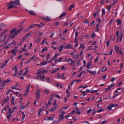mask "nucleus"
Segmentation results:
<instances>
[{"label":"nucleus","mask_w":124,"mask_h":124,"mask_svg":"<svg viewBox=\"0 0 124 124\" xmlns=\"http://www.w3.org/2000/svg\"><path fill=\"white\" fill-rule=\"evenodd\" d=\"M98 91V90H93L91 91L90 93H96Z\"/></svg>","instance_id":"nucleus-44"},{"label":"nucleus","mask_w":124,"mask_h":124,"mask_svg":"<svg viewBox=\"0 0 124 124\" xmlns=\"http://www.w3.org/2000/svg\"><path fill=\"white\" fill-rule=\"evenodd\" d=\"M13 4L14 5H21L18 0H16L14 1H12L10 2L7 5H10L8 6V7L7 9H10L14 7H15V6L13 5L12 4Z\"/></svg>","instance_id":"nucleus-1"},{"label":"nucleus","mask_w":124,"mask_h":124,"mask_svg":"<svg viewBox=\"0 0 124 124\" xmlns=\"http://www.w3.org/2000/svg\"><path fill=\"white\" fill-rule=\"evenodd\" d=\"M113 21V20L112 19H111L110 21L109 22V24L110 25V26L112 24Z\"/></svg>","instance_id":"nucleus-59"},{"label":"nucleus","mask_w":124,"mask_h":124,"mask_svg":"<svg viewBox=\"0 0 124 124\" xmlns=\"http://www.w3.org/2000/svg\"><path fill=\"white\" fill-rule=\"evenodd\" d=\"M105 9L103 8L102 9V15H105Z\"/></svg>","instance_id":"nucleus-33"},{"label":"nucleus","mask_w":124,"mask_h":124,"mask_svg":"<svg viewBox=\"0 0 124 124\" xmlns=\"http://www.w3.org/2000/svg\"><path fill=\"white\" fill-rule=\"evenodd\" d=\"M57 100H55L53 103V105H54V108L55 109H56V108L57 107V105H56Z\"/></svg>","instance_id":"nucleus-15"},{"label":"nucleus","mask_w":124,"mask_h":124,"mask_svg":"<svg viewBox=\"0 0 124 124\" xmlns=\"http://www.w3.org/2000/svg\"><path fill=\"white\" fill-rule=\"evenodd\" d=\"M22 115H23L22 118V120H23L24 119L25 117V114L23 112L22 113Z\"/></svg>","instance_id":"nucleus-35"},{"label":"nucleus","mask_w":124,"mask_h":124,"mask_svg":"<svg viewBox=\"0 0 124 124\" xmlns=\"http://www.w3.org/2000/svg\"><path fill=\"white\" fill-rule=\"evenodd\" d=\"M8 61L9 60H8L7 61H5L4 63L3 64L5 66H6L7 65V63L8 62Z\"/></svg>","instance_id":"nucleus-57"},{"label":"nucleus","mask_w":124,"mask_h":124,"mask_svg":"<svg viewBox=\"0 0 124 124\" xmlns=\"http://www.w3.org/2000/svg\"><path fill=\"white\" fill-rule=\"evenodd\" d=\"M7 31V30H5L3 32L0 34V36H2Z\"/></svg>","instance_id":"nucleus-39"},{"label":"nucleus","mask_w":124,"mask_h":124,"mask_svg":"<svg viewBox=\"0 0 124 124\" xmlns=\"http://www.w3.org/2000/svg\"><path fill=\"white\" fill-rule=\"evenodd\" d=\"M114 48L117 53H119V48L116 45L114 46Z\"/></svg>","instance_id":"nucleus-7"},{"label":"nucleus","mask_w":124,"mask_h":124,"mask_svg":"<svg viewBox=\"0 0 124 124\" xmlns=\"http://www.w3.org/2000/svg\"><path fill=\"white\" fill-rule=\"evenodd\" d=\"M112 108V107L110 104L109 106L107 107V109L108 110H110L111 109V108Z\"/></svg>","instance_id":"nucleus-31"},{"label":"nucleus","mask_w":124,"mask_h":124,"mask_svg":"<svg viewBox=\"0 0 124 124\" xmlns=\"http://www.w3.org/2000/svg\"><path fill=\"white\" fill-rule=\"evenodd\" d=\"M32 43H31L29 46L28 47V49H31V47H32Z\"/></svg>","instance_id":"nucleus-46"},{"label":"nucleus","mask_w":124,"mask_h":124,"mask_svg":"<svg viewBox=\"0 0 124 124\" xmlns=\"http://www.w3.org/2000/svg\"><path fill=\"white\" fill-rule=\"evenodd\" d=\"M65 74V73H63L62 74V75L61 76V77L64 79H66V77H64V76Z\"/></svg>","instance_id":"nucleus-52"},{"label":"nucleus","mask_w":124,"mask_h":124,"mask_svg":"<svg viewBox=\"0 0 124 124\" xmlns=\"http://www.w3.org/2000/svg\"><path fill=\"white\" fill-rule=\"evenodd\" d=\"M95 35V34L94 32L91 35V37L92 38H93L94 37Z\"/></svg>","instance_id":"nucleus-53"},{"label":"nucleus","mask_w":124,"mask_h":124,"mask_svg":"<svg viewBox=\"0 0 124 124\" xmlns=\"http://www.w3.org/2000/svg\"><path fill=\"white\" fill-rule=\"evenodd\" d=\"M55 109L54 108H51L49 109V111L51 112H53L54 110L55 109Z\"/></svg>","instance_id":"nucleus-49"},{"label":"nucleus","mask_w":124,"mask_h":124,"mask_svg":"<svg viewBox=\"0 0 124 124\" xmlns=\"http://www.w3.org/2000/svg\"><path fill=\"white\" fill-rule=\"evenodd\" d=\"M110 38L111 40L114 41L115 39V37L114 35H112L110 37Z\"/></svg>","instance_id":"nucleus-37"},{"label":"nucleus","mask_w":124,"mask_h":124,"mask_svg":"<svg viewBox=\"0 0 124 124\" xmlns=\"http://www.w3.org/2000/svg\"><path fill=\"white\" fill-rule=\"evenodd\" d=\"M59 54L58 53L55 54L54 55V56L53 57V60H54L57 57L59 56Z\"/></svg>","instance_id":"nucleus-25"},{"label":"nucleus","mask_w":124,"mask_h":124,"mask_svg":"<svg viewBox=\"0 0 124 124\" xmlns=\"http://www.w3.org/2000/svg\"><path fill=\"white\" fill-rule=\"evenodd\" d=\"M24 29V28H21L17 30L16 32V33L17 34V33H18L20 32L22 30H23Z\"/></svg>","instance_id":"nucleus-21"},{"label":"nucleus","mask_w":124,"mask_h":124,"mask_svg":"<svg viewBox=\"0 0 124 124\" xmlns=\"http://www.w3.org/2000/svg\"><path fill=\"white\" fill-rule=\"evenodd\" d=\"M9 114H11L13 112V110H11L10 108H9L8 111Z\"/></svg>","instance_id":"nucleus-34"},{"label":"nucleus","mask_w":124,"mask_h":124,"mask_svg":"<svg viewBox=\"0 0 124 124\" xmlns=\"http://www.w3.org/2000/svg\"><path fill=\"white\" fill-rule=\"evenodd\" d=\"M45 71L46 72V71L45 70H44L43 71H42L40 70H38L37 73L38 74H40V75H42V74Z\"/></svg>","instance_id":"nucleus-8"},{"label":"nucleus","mask_w":124,"mask_h":124,"mask_svg":"<svg viewBox=\"0 0 124 124\" xmlns=\"http://www.w3.org/2000/svg\"><path fill=\"white\" fill-rule=\"evenodd\" d=\"M40 96V94H36V98L37 100H38L39 99Z\"/></svg>","instance_id":"nucleus-19"},{"label":"nucleus","mask_w":124,"mask_h":124,"mask_svg":"<svg viewBox=\"0 0 124 124\" xmlns=\"http://www.w3.org/2000/svg\"><path fill=\"white\" fill-rule=\"evenodd\" d=\"M116 22L117 25H120L121 24V21L120 19H117L116 20Z\"/></svg>","instance_id":"nucleus-10"},{"label":"nucleus","mask_w":124,"mask_h":124,"mask_svg":"<svg viewBox=\"0 0 124 124\" xmlns=\"http://www.w3.org/2000/svg\"><path fill=\"white\" fill-rule=\"evenodd\" d=\"M23 71L22 70H21L18 73V75L19 76H20L22 73Z\"/></svg>","instance_id":"nucleus-63"},{"label":"nucleus","mask_w":124,"mask_h":124,"mask_svg":"<svg viewBox=\"0 0 124 124\" xmlns=\"http://www.w3.org/2000/svg\"><path fill=\"white\" fill-rule=\"evenodd\" d=\"M66 13L65 12H63L62 14L59 17V18H61L63 16H64L66 15Z\"/></svg>","instance_id":"nucleus-11"},{"label":"nucleus","mask_w":124,"mask_h":124,"mask_svg":"<svg viewBox=\"0 0 124 124\" xmlns=\"http://www.w3.org/2000/svg\"><path fill=\"white\" fill-rule=\"evenodd\" d=\"M61 113H62L60 115H59V121L63 120L64 118V115L65 114V112H61Z\"/></svg>","instance_id":"nucleus-3"},{"label":"nucleus","mask_w":124,"mask_h":124,"mask_svg":"<svg viewBox=\"0 0 124 124\" xmlns=\"http://www.w3.org/2000/svg\"><path fill=\"white\" fill-rule=\"evenodd\" d=\"M29 92V91H26L25 93L23 95L25 96H26L28 94V93Z\"/></svg>","instance_id":"nucleus-58"},{"label":"nucleus","mask_w":124,"mask_h":124,"mask_svg":"<svg viewBox=\"0 0 124 124\" xmlns=\"http://www.w3.org/2000/svg\"><path fill=\"white\" fill-rule=\"evenodd\" d=\"M123 36V34L121 33L120 34V36L119 37L120 38V41H121L122 40V38Z\"/></svg>","instance_id":"nucleus-38"},{"label":"nucleus","mask_w":124,"mask_h":124,"mask_svg":"<svg viewBox=\"0 0 124 124\" xmlns=\"http://www.w3.org/2000/svg\"><path fill=\"white\" fill-rule=\"evenodd\" d=\"M20 106L22 109H24L25 107V106H23V103L22 102L20 103Z\"/></svg>","instance_id":"nucleus-12"},{"label":"nucleus","mask_w":124,"mask_h":124,"mask_svg":"<svg viewBox=\"0 0 124 124\" xmlns=\"http://www.w3.org/2000/svg\"><path fill=\"white\" fill-rule=\"evenodd\" d=\"M42 19H44V21L46 22L49 21L50 20V18L48 16H47L46 17H42Z\"/></svg>","instance_id":"nucleus-5"},{"label":"nucleus","mask_w":124,"mask_h":124,"mask_svg":"<svg viewBox=\"0 0 124 124\" xmlns=\"http://www.w3.org/2000/svg\"><path fill=\"white\" fill-rule=\"evenodd\" d=\"M12 53L13 54V53H14V54H13L14 56H15L16 55V54L15 52L14 51V49L12 50Z\"/></svg>","instance_id":"nucleus-54"},{"label":"nucleus","mask_w":124,"mask_h":124,"mask_svg":"<svg viewBox=\"0 0 124 124\" xmlns=\"http://www.w3.org/2000/svg\"><path fill=\"white\" fill-rule=\"evenodd\" d=\"M30 86H31V85H28L27 87H26L27 91H29V89H30Z\"/></svg>","instance_id":"nucleus-45"},{"label":"nucleus","mask_w":124,"mask_h":124,"mask_svg":"<svg viewBox=\"0 0 124 124\" xmlns=\"http://www.w3.org/2000/svg\"><path fill=\"white\" fill-rule=\"evenodd\" d=\"M46 119H47V120H51L52 121L53 120V117H48L47 118H46Z\"/></svg>","instance_id":"nucleus-36"},{"label":"nucleus","mask_w":124,"mask_h":124,"mask_svg":"<svg viewBox=\"0 0 124 124\" xmlns=\"http://www.w3.org/2000/svg\"><path fill=\"white\" fill-rule=\"evenodd\" d=\"M107 69L106 67H103L102 69V71L104 72Z\"/></svg>","instance_id":"nucleus-55"},{"label":"nucleus","mask_w":124,"mask_h":124,"mask_svg":"<svg viewBox=\"0 0 124 124\" xmlns=\"http://www.w3.org/2000/svg\"><path fill=\"white\" fill-rule=\"evenodd\" d=\"M34 27V26L33 25V24H32L30 26H29L27 29V31H29L32 28Z\"/></svg>","instance_id":"nucleus-16"},{"label":"nucleus","mask_w":124,"mask_h":124,"mask_svg":"<svg viewBox=\"0 0 124 124\" xmlns=\"http://www.w3.org/2000/svg\"><path fill=\"white\" fill-rule=\"evenodd\" d=\"M10 81L11 80H10L9 78H8L7 80H5L4 81V83L5 84H7L10 82Z\"/></svg>","instance_id":"nucleus-26"},{"label":"nucleus","mask_w":124,"mask_h":124,"mask_svg":"<svg viewBox=\"0 0 124 124\" xmlns=\"http://www.w3.org/2000/svg\"><path fill=\"white\" fill-rule=\"evenodd\" d=\"M44 92L45 93L48 94L49 93V90L46 89L45 90Z\"/></svg>","instance_id":"nucleus-28"},{"label":"nucleus","mask_w":124,"mask_h":124,"mask_svg":"<svg viewBox=\"0 0 124 124\" xmlns=\"http://www.w3.org/2000/svg\"><path fill=\"white\" fill-rule=\"evenodd\" d=\"M31 32H29L25 36V37L27 38L29 37L30 35L31 34Z\"/></svg>","instance_id":"nucleus-43"},{"label":"nucleus","mask_w":124,"mask_h":124,"mask_svg":"<svg viewBox=\"0 0 124 124\" xmlns=\"http://www.w3.org/2000/svg\"><path fill=\"white\" fill-rule=\"evenodd\" d=\"M73 45L71 44H68L64 47V48L65 49H70L72 48Z\"/></svg>","instance_id":"nucleus-4"},{"label":"nucleus","mask_w":124,"mask_h":124,"mask_svg":"<svg viewBox=\"0 0 124 124\" xmlns=\"http://www.w3.org/2000/svg\"><path fill=\"white\" fill-rule=\"evenodd\" d=\"M16 70H15V71L14 72V77H15L16 75L17 72V68L16 66H15Z\"/></svg>","instance_id":"nucleus-20"},{"label":"nucleus","mask_w":124,"mask_h":124,"mask_svg":"<svg viewBox=\"0 0 124 124\" xmlns=\"http://www.w3.org/2000/svg\"><path fill=\"white\" fill-rule=\"evenodd\" d=\"M47 47H45L44 48L43 50L41 51V52L43 53L45 51H46L47 50Z\"/></svg>","instance_id":"nucleus-40"},{"label":"nucleus","mask_w":124,"mask_h":124,"mask_svg":"<svg viewBox=\"0 0 124 124\" xmlns=\"http://www.w3.org/2000/svg\"><path fill=\"white\" fill-rule=\"evenodd\" d=\"M4 84H2L0 86V89H2L4 88Z\"/></svg>","instance_id":"nucleus-62"},{"label":"nucleus","mask_w":124,"mask_h":124,"mask_svg":"<svg viewBox=\"0 0 124 124\" xmlns=\"http://www.w3.org/2000/svg\"><path fill=\"white\" fill-rule=\"evenodd\" d=\"M12 115L11 114H9L7 116V118L8 119H9L10 118H11V117Z\"/></svg>","instance_id":"nucleus-48"},{"label":"nucleus","mask_w":124,"mask_h":124,"mask_svg":"<svg viewBox=\"0 0 124 124\" xmlns=\"http://www.w3.org/2000/svg\"><path fill=\"white\" fill-rule=\"evenodd\" d=\"M9 99L8 97H7L6 99H3L1 101V102L3 103H6L7 101H9Z\"/></svg>","instance_id":"nucleus-6"},{"label":"nucleus","mask_w":124,"mask_h":124,"mask_svg":"<svg viewBox=\"0 0 124 124\" xmlns=\"http://www.w3.org/2000/svg\"><path fill=\"white\" fill-rule=\"evenodd\" d=\"M99 59V57H97L95 59V60L94 62H97L98 60Z\"/></svg>","instance_id":"nucleus-64"},{"label":"nucleus","mask_w":124,"mask_h":124,"mask_svg":"<svg viewBox=\"0 0 124 124\" xmlns=\"http://www.w3.org/2000/svg\"><path fill=\"white\" fill-rule=\"evenodd\" d=\"M29 13L31 15L33 16H35V12L31 10L29 12Z\"/></svg>","instance_id":"nucleus-24"},{"label":"nucleus","mask_w":124,"mask_h":124,"mask_svg":"<svg viewBox=\"0 0 124 124\" xmlns=\"http://www.w3.org/2000/svg\"><path fill=\"white\" fill-rule=\"evenodd\" d=\"M7 37V35H5L4 36V38L3 39V40L1 41L2 42H3L5 41V40L6 39V38Z\"/></svg>","instance_id":"nucleus-51"},{"label":"nucleus","mask_w":124,"mask_h":124,"mask_svg":"<svg viewBox=\"0 0 124 124\" xmlns=\"http://www.w3.org/2000/svg\"><path fill=\"white\" fill-rule=\"evenodd\" d=\"M50 55V54H48V55H47V57H46V61H47L49 59Z\"/></svg>","instance_id":"nucleus-50"},{"label":"nucleus","mask_w":124,"mask_h":124,"mask_svg":"<svg viewBox=\"0 0 124 124\" xmlns=\"http://www.w3.org/2000/svg\"><path fill=\"white\" fill-rule=\"evenodd\" d=\"M47 82L48 83H50L51 82L50 80V79L49 78H46Z\"/></svg>","instance_id":"nucleus-61"},{"label":"nucleus","mask_w":124,"mask_h":124,"mask_svg":"<svg viewBox=\"0 0 124 124\" xmlns=\"http://www.w3.org/2000/svg\"><path fill=\"white\" fill-rule=\"evenodd\" d=\"M44 25V23H41L40 24H38V27L39 28H40L42 27L43 25Z\"/></svg>","instance_id":"nucleus-22"},{"label":"nucleus","mask_w":124,"mask_h":124,"mask_svg":"<svg viewBox=\"0 0 124 124\" xmlns=\"http://www.w3.org/2000/svg\"><path fill=\"white\" fill-rule=\"evenodd\" d=\"M112 5H108L107 6V10L108 12H109L110 11V10L111 8V7L112 6Z\"/></svg>","instance_id":"nucleus-18"},{"label":"nucleus","mask_w":124,"mask_h":124,"mask_svg":"<svg viewBox=\"0 0 124 124\" xmlns=\"http://www.w3.org/2000/svg\"><path fill=\"white\" fill-rule=\"evenodd\" d=\"M87 71L91 74H93L94 75L96 74V72L95 71H92L88 70H87Z\"/></svg>","instance_id":"nucleus-9"},{"label":"nucleus","mask_w":124,"mask_h":124,"mask_svg":"<svg viewBox=\"0 0 124 124\" xmlns=\"http://www.w3.org/2000/svg\"><path fill=\"white\" fill-rule=\"evenodd\" d=\"M45 76L43 74H42V75L38 74L36 77V78L38 79H39L40 78V80L42 81H45Z\"/></svg>","instance_id":"nucleus-2"},{"label":"nucleus","mask_w":124,"mask_h":124,"mask_svg":"<svg viewBox=\"0 0 124 124\" xmlns=\"http://www.w3.org/2000/svg\"><path fill=\"white\" fill-rule=\"evenodd\" d=\"M17 34L16 32H15V33L14 34L12 35L11 34V39H13L16 36H17Z\"/></svg>","instance_id":"nucleus-14"},{"label":"nucleus","mask_w":124,"mask_h":124,"mask_svg":"<svg viewBox=\"0 0 124 124\" xmlns=\"http://www.w3.org/2000/svg\"><path fill=\"white\" fill-rule=\"evenodd\" d=\"M46 61H44L42 62L40 64V65H46V64L47 63L46 62Z\"/></svg>","instance_id":"nucleus-30"},{"label":"nucleus","mask_w":124,"mask_h":124,"mask_svg":"<svg viewBox=\"0 0 124 124\" xmlns=\"http://www.w3.org/2000/svg\"><path fill=\"white\" fill-rule=\"evenodd\" d=\"M64 47L62 45H61L59 47L58 49L59 50V52H61L62 51L63 49V47Z\"/></svg>","instance_id":"nucleus-13"},{"label":"nucleus","mask_w":124,"mask_h":124,"mask_svg":"<svg viewBox=\"0 0 124 124\" xmlns=\"http://www.w3.org/2000/svg\"><path fill=\"white\" fill-rule=\"evenodd\" d=\"M91 62H89L87 64L86 67L88 69H90L91 68L89 66L91 65Z\"/></svg>","instance_id":"nucleus-23"},{"label":"nucleus","mask_w":124,"mask_h":124,"mask_svg":"<svg viewBox=\"0 0 124 124\" xmlns=\"http://www.w3.org/2000/svg\"><path fill=\"white\" fill-rule=\"evenodd\" d=\"M41 92L40 90V89H37L36 91V94H40Z\"/></svg>","instance_id":"nucleus-29"},{"label":"nucleus","mask_w":124,"mask_h":124,"mask_svg":"<svg viewBox=\"0 0 124 124\" xmlns=\"http://www.w3.org/2000/svg\"><path fill=\"white\" fill-rule=\"evenodd\" d=\"M40 39L41 38H38L36 41V42L37 43H39L40 40Z\"/></svg>","instance_id":"nucleus-56"},{"label":"nucleus","mask_w":124,"mask_h":124,"mask_svg":"<svg viewBox=\"0 0 124 124\" xmlns=\"http://www.w3.org/2000/svg\"><path fill=\"white\" fill-rule=\"evenodd\" d=\"M74 4H71L70 7L68 9L69 11H71V10L72 8H74Z\"/></svg>","instance_id":"nucleus-17"},{"label":"nucleus","mask_w":124,"mask_h":124,"mask_svg":"<svg viewBox=\"0 0 124 124\" xmlns=\"http://www.w3.org/2000/svg\"><path fill=\"white\" fill-rule=\"evenodd\" d=\"M76 113V111L75 110H72V112L69 114H75Z\"/></svg>","instance_id":"nucleus-47"},{"label":"nucleus","mask_w":124,"mask_h":124,"mask_svg":"<svg viewBox=\"0 0 124 124\" xmlns=\"http://www.w3.org/2000/svg\"><path fill=\"white\" fill-rule=\"evenodd\" d=\"M118 94L117 93H115L113 95V97H112V99H114V98H115L116 96L118 95Z\"/></svg>","instance_id":"nucleus-41"},{"label":"nucleus","mask_w":124,"mask_h":124,"mask_svg":"<svg viewBox=\"0 0 124 124\" xmlns=\"http://www.w3.org/2000/svg\"><path fill=\"white\" fill-rule=\"evenodd\" d=\"M17 30V29H14L13 30H11L10 31V33L12 34V33H13V32H15L16 30Z\"/></svg>","instance_id":"nucleus-32"},{"label":"nucleus","mask_w":124,"mask_h":124,"mask_svg":"<svg viewBox=\"0 0 124 124\" xmlns=\"http://www.w3.org/2000/svg\"><path fill=\"white\" fill-rule=\"evenodd\" d=\"M26 37H25V36H24V37H23L21 40V41L22 42H23L26 39Z\"/></svg>","instance_id":"nucleus-27"},{"label":"nucleus","mask_w":124,"mask_h":124,"mask_svg":"<svg viewBox=\"0 0 124 124\" xmlns=\"http://www.w3.org/2000/svg\"><path fill=\"white\" fill-rule=\"evenodd\" d=\"M119 31H118L116 33V36L118 38H119Z\"/></svg>","instance_id":"nucleus-60"},{"label":"nucleus","mask_w":124,"mask_h":124,"mask_svg":"<svg viewBox=\"0 0 124 124\" xmlns=\"http://www.w3.org/2000/svg\"><path fill=\"white\" fill-rule=\"evenodd\" d=\"M8 40H7V41H6V42H5L4 43V44H3V46H5L7 45V43H8Z\"/></svg>","instance_id":"nucleus-42"}]
</instances>
